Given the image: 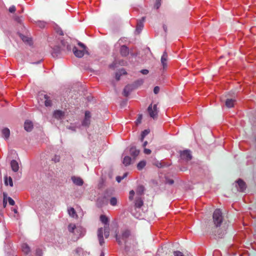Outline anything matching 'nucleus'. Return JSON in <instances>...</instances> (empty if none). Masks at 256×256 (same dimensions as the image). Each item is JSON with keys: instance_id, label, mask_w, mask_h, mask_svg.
I'll return each instance as SVG.
<instances>
[{"instance_id": "f257e3e1", "label": "nucleus", "mask_w": 256, "mask_h": 256, "mask_svg": "<svg viewBox=\"0 0 256 256\" xmlns=\"http://www.w3.org/2000/svg\"><path fill=\"white\" fill-rule=\"evenodd\" d=\"M116 238L119 244H121L122 243H129V241L134 239V236L131 235L130 232L127 230L122 231V234L120 236L116 234Z\"/></svg>"}, {"instance_id": "f03ea898", "label": "nucleus", "mask_w": 256, "mask_h": 256, "mask_svg": "<svg viewBox=\"0 0 256 256\" xmlns=\"http://www.w3.org/2000/svg\"><path fill=\"white\" fill-rule=\"evenodd\" d=\"M79 47L74 46L72 51L74 56L78 58H82L85 54H88L86 46L82 42L78 43Z\"/></svg>"}, {"instance_id": "7ed1b4c3", "label": "nucleus", "mask_w": 256, "mask_h": 256, "mask_svg": "<svg viewBox=\"0 0 256 256\" xmlns=\"http://www.w3.org/2000/svg\"><path fill=\"white\" fill-rule=\"evenodd\" d=\"M213 222L216 227L220 226L223 220L222 212L220 209H216L213 214Z\"/></svg>"}, {"instance_id": "20e7f679", "label": "nucleus", "mask_w": 256, "mask_h": 256, "mask_svg": "<svg viewBox=\"0 0 256 256\" xmlns=\"http://www.w3.org/2000/svg\"><path fill=\"white\" fill-rule=\"evenodd\" d=\"M68 231L72 232L76 236H81L85 233V230L81 226H76L74 224H70L68 226Z\"/></svg>"}, {"instance_id": "39448f33", "label": "nucleus", "mask_w": 256, "mask_h": 256, "mask_svg": "<svg viewBox=\"0 0 256 256\" xmlns=\"http://www.w3.org/2000/svg\"><path fill=\"white\" fill-rule=\"evenodd\" d=\"M144 187L142 186H138L136 190V197H140L144 194ZM135 195V192L134 190H132L129 192L128 198L130 200H134V196Z\"/></svg>"}, {"instance_id": "423d86ee", "label": "nucleus", "mask_w": 256, "mask_h": 256, "mask_svg": "<svg viewBox=\"0 0 256 256\" xmlns=\"http://www.w3.org/2000/svg\"><path fill=\"white\" fill-rule=\"evenodd\" d=\"M148 112L150 116L152 118L154 119L156 118H157L158 112L157 104H154L153 105L150 104L148 108Z\"/></svg>"}, {"instance_id": "0eeeda50", "label": "nucleus", "mask_w": 256, "mask_h": 256, "mask_svg": "<svg viewBox=\"0 0 256 256\" xmlns=\"http://www.w3.org/2000/svg\"><path fill=\"white\" fill-rule=\"evenodd\" d=\"M236 183V186L238 191L244 192L246 189V184L242 180L239 179L237 180Z\"/></svg>"}, {"instance_id": "6e6552de", "label": "nucleus", "mask_w": 256, "mask_h": 256, "mask_svg": "<svg viewBox=\"0 0 256 256\" xmlns=\"http://www.w3.org/2000/svg\"><path fill=\"white\" fill-rule=\"evenodd\" d=\"M180 157L182 159L186 160H189L192 158V155L190 151L185 150L180 152Z\"/></svg>"}, {"instance_id": "1a4fd4ad", "label": "nucleus", "mask_w": 256, "mask_h": 256, "mask_svg": "<svg viewBox=\"0 0 256 256\" xmlns=\"http://www.w3.org/2000/svg\"><path fill=\"white\" fill-rule=\"evenodd\" d=\"M90 118L91 115L90 112L88 111H86L85 112L84 118L82 122V125L84 126H88L90 124Z\"/></svg>"}, {"instance_id": "9d476101", "label": "nucleus", "mask_w": 256, "mask_h": 256, "mask_svg": "<svg viewBox=\"0 0 256 256\" xmlns=\"http://www.w3.org/2000/svg\"><path fill=\"white\" fill-rule=\"evenodd\" d=\"M62 44L63 46L62 48H60L58 47H56V48H53V50L52 52V54L53 56H57L58 54H60L62 50H64V47L66 46L65 42L64 41H62Z\"/></svg>"}, {"instance_id": "9b49d317", "label": "nucleus", "mask_w": 256, "mask_h": 256, "mask_svg": "<svg viewBox=\"0 0 256 256\" xmlns=\"http://www.w3.org/2000/svg\"><path fill=\"white\" fill-rule=\"evenodd\" d=\"M98 237L100 245L102 246L104 243V240L103 237V228H100L98 229Z\"/></svg>"}, {"instance_id": "f8f14e48", "label": "nucleus", "mask_w": 256, "mask_h": 256, "mask_svg": "<svg viewBox=\"0 0 256 256\" xmlns=\"http://www.w3.org/2000/svg\"><path fill=\"white\" fill-rule=\"evenodd\" d=\"M2 137L5 140H8L10 136V130L8 128H3L2 130Z\"/></svg>"}, {"instance_id": "ddd939ff", "label": "nucleus", "mask_w": 256, "mask_h": 256, "mask_svg": "<svg viewBox=\"0 0 256 256\" xmlns=\"http://www.w3.org/2000/svg\"><path fill=\"white\" fill-rule=\"evenodd\" d=\"M168 54L167 53L164 52L163 53L162 56L161 58V63L162 66L163 68L164 69L167 67V61H168Z\"/></svg>"}, {"instance_id": "4468645a", "label": "nucleus", "mask_w": 256, "mask_h": 256, "mask_svg": "<svg viewBox=\"0 0 256 256\" xmlns=\"http://www.w3.org/2000/svg\"><path fill=\"white\" fill-rule=\"evenodd\" d=\"M136 200L134 202V210H136V208H140L143 205V200L140 197H136Z\"/></svg>"}, {"instance_id": "2eb2a0df", "label": "nucleus", "mask_w": 256, "mask_h": 256, "mask_svg": "<svg viewBox=\"0 0 256 256\" xmlns=\"http://www.w3.org/2000/svg\"><path fill=\"white\" fill-rule=\"evenodd\" d=\"M10 167L13 172H18L19 170V164L18 162L16 161V160H12L10 162Z\"/></svg>"}, {"instance_id": "dca6fc26", "label": "nucleus", "mask_w": 256, "mask_h": 256, "mask_svg": "<svg viewBox=\"0 0 256 256\" xmlns=\"http://www.w3.org/2000/svg\"><path fill=\"white\" fill-rule=\"evenodd\" d=\"M120 53L123 56H127L129 54V50L126 46H122L120 48Z\"/></svg>"}, {"instance_id": "f3484780", "label": "nucleus", "mask_w": 256, "mask_h": 256, "mask_svg": "<svg viewBox=\"0 0 256 256\" xmlns=\"http://www.w3.org/2000/svg\"><path fill=\"white\" fill-rule=\"evenodd\" d=\"M72 182L77 186H82L84 183L82 180L79 177L72 176Z\"/></svg>"}, {"instance_id": "a211bd4d", "label": "nucleus", "mask_w": 256, "mask_h": 256, "mask_svg": "<svg viewBox=\"0 0 256 256\" xmlns=\"http://www.w3.org/2000/svg\"><path fill=\"white\" fill-rule=\"evenodd\" d=\"M24 129L27 132H30L33 128V124L32 122L26 120L24 125Z\"/></svg>"}, {"instance_id": "6ab92c4d", "label": "nucleus", "mask_w": 256, "mask_h": 256, "mask_svg": "<svg viewBox=\"0 0 256 256\" xmlns=\"http://www.w3.org/2000/svg\"><path fill=\"white\" fill-rule=\"evenodd\" d=\"M132 90H133L132 86H130V85L126 86L124 88V91H123L124 95L125 96H128L129 95L130 93Z\"/></svg>"}, {"instance_id": "aec40b11", "label": "nucleus", "mask_w": 256, "mask_h": 256, "mask_svg": "<svg viewBox=\"0 0 256 256\" xmlns=\"http://www.w3.org/2000/svg\"><path fill=\"white\" fill-rule=\"evenodd\" d=\"M234 102L235 100L233 99L228 98L225 102V104L227 108H231L234 106Z\"/></svg>"}, {"instance_id": "412c9836", "label": "nucleus", "mask_w": 256, "mask_h": 256, "mask_svg": "<svg viewBox=\"0 0 256 256\" xmlns=\"http://www.w3.org/2000/svg\"><path fill=\"white\" fill-rule=\"evenodd\" d=\"M4 184L6 186L9 184L11 187L13 186V182L11 177H8V176L6 175L4 176Z\"/></svg>"}, {"instance_id": "4be33fe9", "label": "nucleus", "mask_w": 256, "mask_h": 256, "mask_svg": "<svg viewBox=\"0 0 256 256\" xmlns=\"http://www.w3.org/2000/svg\"><path fill=\"white\" fill-rule=\"evenodd\" d=\"M100 220L104 224H105V226H109V220L108 217H106L104 215H102L100 217Z\"/></svg>"}, {"instance_id": "5701e85b", "label": "nucleus", "mask_w": 256, "mask_h": 256, "mask_svg": "<svg viewBox=\"0 0 256 256\" xmlns=\"http://www.w3.org/2000/svg\"><path fill=\"white\" fill-rule=\"evenodd\" d=\"M54 116L57 119H60L64 116V113L60 110H56L54 113Z\"/></svg>"}, {"instance_id": "b1692460", "label": "nucleus", "mask_w": 256, "mask_h": 256, "mask_svg": "<svg viewBox=\"0 0 256 256\" xmlns=\"http://www.w3.org/2000/svg\"><path fill=\"white\" fill-rule=\"evenodd\" d=\"M139 153L140 151L134 147H132L130 149V154L134 157L138 156Z\"/></svg>"}, {"instance_id": "393cba45", "label": "nucleus", "mask_w": 256, "mask_h": 256, "mask_svg": "<svg viewBox=\"0 0 256 256\" xmlns=\"http://www.w3.org/2000/svg\"><path fill=\"white\" fill-rule=\"evenodd\" d=\"M22 252L26 254L30 252V248L26 244H23L22 245Z\"/></svg>"}, {"instance_id": "a878e982", "label": "nucleus", "mask_w": 256, "mask_h": 256, "mask_svg": "<svg viewBox=\"0 0 256 256\" xmlns=\"http://www.w3.org/2000/svg\"><path fill=\"white\" fill-rule=\"evenodd\" d=\"M131 162V158L128 156H126L124 157L122 163L126 166H128L130 164Z\"/></svg>"}, {"instance_id": "bb28decb", "label": "nucleus", "mask_w": 256, "mask_h": 256, "mask_svg": "<svg viewBox=\"0 0 256 256\" xmlns=\"http://www.w3.org/2000/svg\"><path fill=\"white\" fill-rule=\"evenodd\" d=\"M68 212L69 215L72 218H76L77 216L76 211L72 208H70L68 210Z\"/></svg>"}, {"instance_id": "cd10ccee", "label": "nucleus", "mask_w": 256, "mask_h": 256, "mask_svg": "<svg viewBox=\"0 0 256 256\" xmlns=\"http://www.w3.org/2000/svg\"><path fill=\"white\" fill-rule=\"evenodd\" d=\"M20 38H21L22 40V41L24 42H26L29 44H31L32 40L30 38H29L26 36H24V35H21Z\"/></svg>"}, {"instance_id": "c85d7f7f", "label": "nucleus", "mask_w": 256, "mask_h": 256, "mask_svg": "<svg viewBox=\"0 0 256 256\" xmlns=\"http://www.w3.org/2000/svg\"><path fill=\"white\" fill-rule=\"evenodd\" d=\"M44 97L45 99L44 104L46 106H50L52 105V102L48 99V97L47 95L44 94Z\"/></svg>"}, {"instance_id": "c756f323", "label": "nucleus", "mask_w": 256, "mask_h": 256, "mask_svg": "<svg viewBox=\"0 0 256 256\" xmlns=\"http://www.w3.org/2000/svg\"><path fill=\"white\" fill-rule=\"evenodd\" d=\"M104 232V236L106 238H108L110 234V230L109 226H104V228H103V232Z\"/></svg>"}, {"instance_id": "7c9ffc66", "label": "nucleus", "mask_w": 256, "mask_h": 256, "mask_svg": "<svg viewBox=\"0 0 256 256\" xmlns=\"http://www.w3.org/2000/svg\"><path fill=\"white\" fill-rule=\"evenodd\" d=\"M146 162L144 160L140 161L138 163L137 168L139 170L142 169L146 166Z\"/></svg>"}, {"instance_id": "2f4dec72", "label": "nucleus", "mask_w": 256, "mask_h": 256, "mask_svg": "<svg viewBox=\"0 0 256 256\" xmlns=\"http://www.w3.org/2000/svg\"><path fill=\"white\" fill-rule=\"evenodd\" d=\"M143 26H143V24L142 22L138 23L136 26V32L138 34H140V32L141 30H142Z\"/></svg>"}, {"instance_id": "473e14b6", "label": "nucleus", "mask_w": 256, "mask_h": 256, "mask_svg": "<svg viewBox=\"0 0 256 256\" xmlns=\"http://www.w3.org/2000/svg\"><path fill=\"white\" fill-rule=\"evenodd\" d=\"M118 200L112 197L110 199V204L112 206H115L117 204Z\"/></svg>"}, {"instance_id": "72a5a7b5", "label": "nucleus", "mask_w": 256, "mask_h": 256, "mask_svg": "<svg viewBox=\"0 0 256 256\" xmlns=\"http://www.w3.org/2000/svg\"><path fill=\"white\" fill-rule=\"evenodd\" d=\"M128 173L126 172L122 176H118L116 178V180L118 182H120L122 180L126 177Z\"/></svg>"}, {"instance_id": "f704fd0d", "label": "nucleus", "mask_w": 256, "mask_h": 256, "mask_svg": "<svg viewBox=\"0 0 256 256\" xmlns=\"http://www.w3.org/2000/svg\"><path fill=\"white\" fill-rule=\"evenodd\" d=\"M36 24L40 28H43L46 26V24L43 21H38L36 22Z\"/></svg>"}, {"instance_id": "c9c22d12", "label": "nucleus", "mask_w": 256, "mask_h": 256, "mask_svg": "<svg viewBox=\"0 0 256 256\" xmlns=\"http://www.w3.org/2000/svg\"><path fill=\"white\" fill-rule=\"evenodd\" d=\"M149 133V130H144L142 132V138H141V140H143L144 137Z\"/></svg>"}, {"instance_id": "e433bc0d", "label": "nucleus", "mask_w": 256, "mask_h": 256, "mask_svg": "<svg viewBox=\"0 0 256 256\" xmlns=\"http://www.w3.org/2000/svg\"><path fill=\"white\" fill-rule=\"evenodd\" d=\"M174 254V256H184L183 254L180 251H175Z\"/></svg>"}, {"instance_id": "4c0bfd02", "label": "nucleus", "mask_w": 256, "mask_h": 256, "mask_svg": "<svg viewBox=\"0 0 256 256\" xmlns=\"http://www.w3.org/2000/svg\"><path fill=\"white\" fill-rule=\"evenodd\" d=\"M16 7L14 6H12L9 8L8 10L10 12H14L16 11Z\"/></svg>"}, {"instance_id": "58836bf2", "label": "nucleus", "mask_w": 256, "mask_h": 256, "mask_svg": "<svg viewBox=\"0 0 256 256\" xmlns=\"http://www.w3.org/2000/svg\"><path fill=\"white\" fill-rule=\"evenodd\" d=\"M8 200L10 205L14 206V201L11 198L8 197Z\"/></svg>"}, {"instance_id": "ea45409f", "label": "nucleus", "mask_w": 256, "mask_h": 256, "mask_svg": "<svg viewBox=\"0 0 256 256\" xmlns=\"http://www.w3.org/2000/svg\"><path fill=\"white\" fill-rule=\"evenodd\" d=\"M154 165L159 168H162L163 166L162 164L158 161L154 163Z\"/></svg>"}, {"instance_id": "a19ab883", "label": "nucleus", "mask_w": 256, "mask_h": 256, "mask_svg": "<svg viewBox=\"0 0 256 256\" xmlns=\"http://www.w3.org/2000/svg\"><path fill=\"white\" fill-rule=\"evenodd\" d=\"M160 88L158 86H156L154 88V92L155 94H158L160 92Z\"/></svg>"}, {"instance_id": "79ce46f5", "label": "nucleus", "mask_w": 256, "mask_h": 256, "mask_svg": "<svg viewBox=\"0 0 256 256\" xmlns=\"http://www.w3.org/2000/svg\"><path fill=\"white\" fill-rule=\"evenodd\" d=\"M132 214L136 218H140V214H138L136 212H135L134 210L132 212Z\"/></svg>"}, {"instance_id": "37998d69", "label": "nucleus", "mask_w": 256, "mask_h": 256, "mask_svg": "<svg viewBox=\"0 0 256 256\" xmlns=\"http://www.w3.org/2000/svg\"><path fill=\"white\" fill-rule=\"evenodd\" d=\"M144 152L146 154H150L151 153V150L148 148H144Z\"/></svg>"}, {"instance_id": "c03bdc74", "label": "nucleus", "mask_w": 256, "mask_h": 256, "mask_svg": "<svg viewBox=\"0 0 256 256\" xmlns=\"http://www.w3.org/2000/svg\"><path fill=\"white\" fill-rule=\"evenodd\" d=\"M140 72L143 74H147L148 73V70H140Z\"/></svg>"}, {"instance_id": "a18cd8bd", "label": "nucleus", "mask_w": 256, "mask_h": 256, "mask_svg": "<svg viewBox=\"0 0 256 256\" xmlns=\"http://www.w3.org/2000/svg\"><path fill=\"white\" fill-rule=\"evenodd\" d=\"M53 160L55 162H58L60 161V157L59 156H54V158H53Z\"/></svg>"}, {"instance_id": "49530a36", "label": "nucleus", "mask_w": 256, "mask_h": 256, "mask_svg": "<svg viewBox=\"0 0 256 256\" xmlns=\"http://www.w3.org/2000/svg\"><path fill=\"white\" fill-rule=\"evenodd\" d=\"M160 0H157V2H156V4L154 7L156 8V9H158L160 5Z\"/></svg>"}, {"instance_id": "de8ad7c7", "label": "nucleus", "mask_w": 256, "mask_h": 256, "mask_svg": "<svg viewBox=\"0 0 256 256\" xmlns=\"http://www.w3.org/2000/svg\"><path fill=\"white\" fill-rule=\"evenodd\" d=\"M142 119V116L140 115L139 116L138 118V120H136V124L140 123Z\"/></svg>"}, {"instance_id": "09e8293b", "label": "nucleus", "mask_w": 256, "mask_h": 256, "mask_svg": "<svg viewBox=\"0 0 256 256\" xmlns=\"http://www.w3.org/2000/svg\"><path fill=\"white\" fill-rule=\"evenodd\" d=\"M6 204H7V201H6V198H4V200H3V206H4V208L6 207Z\"/></svg>"}, {"instance_id": "8fccbe9b", "label": "nucleus", "mask_w": 256, "mask_h": 256, "mask_svg": "<svg viewBox=\"0 0 256 256\" xmlns=\"http://www.w3.org/2000/svg\"><path fill=\"white\" fill-rule=\"evenodd\" d=\"M148 144V142L146 141L144 142L143 144V146L145 147Z\"/></svg>"}, {"instance_id": "3c124183", "label": "nucleus", "mask_w": 256, "mask_h": 256, "mask_svg": "<svg viewBox=\"0 0 256 256\" xmlns=\"http://www.w3.org/2000/svg\"><path fill=\"white\" fill-rule=\"evenodd\" d=\"M6 198V200L7 198V194L6 193H4V198Z\"/></svg>"}, {"instance_id": "603ef678", "label": "nucleus", "mask_w": 256, "mask_h": 256, "mask_svg": "<svg viewBox=\"0 0 256 256\" xmlns=\"http://www.w3.org/2000/svg\"><path fill=\"white\" fill-rule=\"evenodd\" d=\"M163 28H164V31L166 32V30H167L166 26H164Z\"/></svg>"}, {"instance_id": "864d4df0", "label": "nucleus", "mask_w": 256, "mask_h": 256, "mask_svg": "<svg viewBox=\"0 0 256 256\" xmlns=\"http://www.w3.org/2000/svg\"><path fill=\"white\" fill-rule=\"evenodd\" d=\"M66 50H70V47L68 45H66Z\"/></svg>"}, {"instance_id": "5fc2aeb1", "label": "nucleus", "mask_w": 256, "mask_h": 256, "mask_svg": "<svg viewBox=\"0 0 256 256\" xmlns=\"http://www.w3.org/2000/svg\"><path fill=\"white\" fill-rule=\"evenodd\" d=\"M14 213H17V212H18V211H17V210L16 209H14Z\"/></svg>"}, {"instance_id": "6e6d98bb", "label": "nucleus", "mask_w": 256, "mask_h": 256, "mask_svg": "<svg viewBox=\"0 0 256 256\" xmlns=\"http://www.w3.org/2000/svg\"><path fill=\"white\" fill-rule=\"evenodd\" d=\"M169 182H170V184H173L174 182H173V180H171Z\"/></svg>"}, {"instance_id": "4d7b16f0", "label": "nucleus", "mask_w": 256, "mask_h": 256, "mask_svg": "<svg viewBox=\"0 0 256 256\" xmlns=\"http://www.w3.org/2000/svg\"><path fill=\"white\" fill-rule=\"evenodd\" d=\"M100 256H104V252H102L101 253V254H100Z\"/></svg>"}, {"instance_id": "13d9d810", "label": "nucleus", "mask_w": 256, "mask_h": 256, "mask_svg": "<svg viewBox=\"0 0 256 256\" xmlns=\"http://www.w3.org/2000/svg\"><path fill=\"white\" fill-rule=\"evenodd\" d=\"M143 82V80H140V84H142Z\"/></svg>"}, {"instance_id": "bf43d9fd", "label": "nucleus", "mask_w": 256, "mask_h": 256, "mask_svg": "<svg viewBox=\"0 0 256 256\" xmlns=\"http://www.w3.org/2000/svg\"><path fill=\"white\" fill-rule=\"evenodd\" d=\"M116 78H117V80H118L119 79L118 76H117Z\"/></svg>"}, {"instance_id": "052dcab7", "label": "nucleus", "mask_w": 256, "mask_h": 256, "mask_svg": "<svg viewBox=\"0 0 256 256\" xmlns=\"http://www.w3.org/2000/svg\"><path fill=\"white\" fill-rule=\"evenodd\" d=\"M116 78H117V80H118L119 79L118 76H117Z\"/></svg>"}]
</instances>
